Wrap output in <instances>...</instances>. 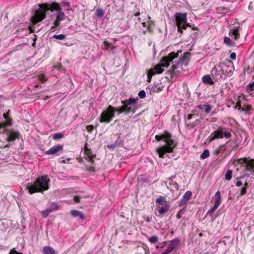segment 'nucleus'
Here are the masks:
<instances>
[{
	"label": "nucleus",
	"mask_w": 254,
	"mask_h": 254,
	"mask_svg": "<svg viewBox=\"0 0 254 254\" xmlns=\"http://www.w3.org/2000/svg\"><path fill=\"white\" fill-rule=\"evenodd\" d=\"M236 185L237 187H240L242 185V182L240 180L239 178H237L236 179Z\"/></svg>",
	"instance_id": "nucleus-51"
},
{
	"label": "nucleus",
	"mask_w": 254,
	"mask_h": 254,
	"mask_svg": "<svg viewBox=\"0 0 254 254\" xmlns=\"http://www.w3.org/2000/svg\"><path fill=\"white\" fill-rule=\"evenodd\" d=\"M191 54L190 52H186L184 53L183 57H180L179 61H177L175 64L172 65L171 69L173 71L176 69L181 68V70L178 71H181L183 70L182 65L184 64L185 66H187Z\"/></svg>",
	"instance_id": "nucleus-7"
},
{
	"label": "nucleus",
	"mask_w": 254,
	"mask_h": 254,
	"mask_svg": "<svg viewBox=\"0 0 254 254\" xmlns=\"http://www.w3.org/2000/svg\"><path fill=\"white\" fill-rule=\"evenodd\" d=\"M168 180L169 181V183L168 188L172 191H174V190H178L179 189L178 183L173 180H172L171 178H168Z\"/></svg>",
	"instance_id": "nucleus-19"
},
{
	"label": "nucleus",
	"mask_w": 254,
	"mask_h": 254,
	"mask_svg": "<svg viewBox=\"0 0 254 254\" xmlns=\"http://www.w3.org/2000/svg\"><path fill=\"white\" fill-rule=\"evenodd\" d=\"M61 4L63 6L67 7L66 9L67 11L72 10V9L70 7V3L69 2L63 1L61 2Z\"/></svg>",
	"instance_id": "nucleus-36"
},
{
	"label": "nucleus",
	"mask_w": 254,
	"mask_h": 254,
	"mask_svg": "<svg viewBox=\"0 0 254 254\" xmlns=\"http://www.w3.org/2000/svg\"><path fill=\"white\" fill-rule=\"evenodd\" d=\"M10 113V111L9 110L6 113H4L2 115L3 118L5 120V121L4 122H0V124L1 125V126H2V128L10 126L12 124V119L9 117Z\"/></svg>",
	"instance_id": "nucleus-12"
},
{
	"label": "nucleus",
	"mask_w": 254,
	"mask_h": 254,
	"mask_svg": "<svg viewBox=\"0 0 254 254\" xmlns=\"http://www.w3.org/2000/svg\"><path fill=\"white\" fill-rule=\"evenodd\" d=\"M103 44L104 46V49L109 51L111 47V44L107 41H104Z\"/></svg>",
	"instance_id": "nucleus-42"
},
{
	"label": "nucleus",
	"mask_w": 254,
	"mask_h": 254,
	"mask_svg": "<svg viewBox=\"0 0 254 254\" xmlns=\"http://www.w3.org/2000/svg\"><path fill=\"white\" fill-rule=\"evenodd\" d=\"M138 95L140 99H143L146 96V93L144 90L139 91Z\"/></svg>",
	"instance_id": "nucleus-43"
},
{
	"label": "nucleus",
	"mask_w": 254,
	"mask_h": 254,
	"mask_svg": "<svg viewBox=\"0 0 254 254\" xmlns=\"http://www.w3.org/2000/svg\"><path fill=\"white\" fill-rule=\"evenodd\" d=\"M64 146L62 144H57L53 146L50 149L46 152V154L48 155H53L57 154L59 151L63 150Z\"/></svg>",
	"instance_id": "nucleus-13"
},
{
	"label": "nucleus",
	"mask_w": 254,
	"mask_h": 254,
	"mask_svg": "<svg viewBox=\"0 0 254 254\" xmlns=\"http://www.w3.org/2000/svg\"><path fill=\"white\" fill-rule=\"evenodd\" d=\"M115 49H116V47L115 46H112L110 48L109 51L111 52L112 54H114L115 53V51H115Z\"/></svg>",
	"instance_id": "nucleus-58"
},
{
	"label": "nucleus",
	"mask_w": 254,
	"mask_h": 254,
	"mask_svg": "<svg viewBox=\"0 0 254 254\" xmlns=\"http://www.w3.org/2000/svg\"><path fill=\"white\" fill-rule=\"evenodd\" d=\"M187 202V201L186 200L184 199L183 198H182V200L179 202V206H184L183 208H185V209H186Z\"/></svg>",
	"instance_id": "nucleus-45"
},
{
	"label": "nucleus",
	"mask_w": 254,
	"mask_h": 254,
	"mask_svg": "<svg viewBox=\"0 0 254 254\" xmlns=\"http://www.w3.org/2000/svg\"><path fill=\"white\" fill-rule=\"evenodd\" d=\"M170 205H165L162 206H157L158 212L161 216H163L164 214L167 213L170 209Z\"/></svg>",
	"instance_id": "nucleus-18"
},
{
	"label": "nucleus",
	"mask_w": 254,
	"mask_h": 254,
	"mask_svg": "<svg viewBox=\"0 0 254 254\" xmlns=\"http://www.w3.org/2000/svg\"><path fill=\"white\" fill-rule=\"evenodd\" d=\"M86 130L88 132H91L94 129V126L93 125H88L86 127Z\"/></svg>",
	"instance_id": "nucleus-49"
},
{
	"label": "nucleus",
	"mask_w": 254,
	"mask_h": 254,
	"mask_svg": "<svg viewBox=\"0 0 254 254\" xmlns=\"http://www.w3.org/2000/svg\"><path fill=\"white\" fill-rule=\"evenodd\" d=\"M185 211V208H183L182 209H181L177 214L176 215V218L178 219L182 218V215L184 213Z\"/></svg>",
	"instance_id": "nucleus-39"
},
{
	"label": "nucleus",
	"mask_w": 254,
	"mask_h": 254,
	"mask_svg": "<svg viewBox=\"0 0 254 254\" xmlns=\"http://www.w3.org/2000/svg\"><path fill=\"white\" fill-rule=\"evenodd\" d=\"M219 207V206L214 204V206L210 208L207 212V214L209 215H211Z\"/></svg>",
	"instance_id": "nucleus-37"
},
{
	"label": "nucleus",
	"mask_w": 254,
	"mask_h": 254,
	"mask_svg": "<svg viewBox=\"0 0 254 254\" xmlns=\"http://www.w3.org/2000/svg\"><path fill=\"white\" fill-rule=\"evenodd\" d=\"M217 12L221 13H225L230 12L231 10L229 8L226 6H220L217 8Z\"/></svg>",
	"instance_id": "nucleus-28"
},
{
	"label": "nucleus",
	"mask_w": 254,
	"mask_h": 254,
	"mask_svg": "<svg viewBox=\"0 0 254 254\" xmlns=\"http://www.w3.org/2000/svg\"><path fill=\"white\" fill-rule=\"evenodd\" d=\"M240 163H243L246 175L250 176L254 173V159L244 158L240 159Z\"/></svg>",
	"instance_id": "nucleus-10"
},
{
	"label": "nucleus",
	"mask_w": 254,
	"mask_h": 254,
	"mask_svg": "<svg viewBox=\"0 0 254 254\" xmlns=\"http://www.w3.org/2000/svg\"><path fill=\"white\" fill-rule=\"evenodd\" d=\"M96 15L99 17H102L104 15V12L103 10L101 8H98L96 11Z\"/></svg>",
	"instance_id": "nucleus-38"
},
{
	"label": "nucleus",
	"mask_w": 254,
	"mask_h": 254,
	"mask_svg": "<svg viewBox=\"0 0 254 254\" xmlns=\"http://www.w3.org/2000/svg\"><path fill=\"white\" fill-rule=\"evenodd\" d=\"M229 65H226L224 63H220L218 65L214 66L211 71L212 76L214 79L220 80L223 78L222 74L224 71L223 67L228 68Z\"/></svg>",
	"instance_id": "nucleus-8"
},
{
	"label": "nucleus",
	"mask_w": 254,
	"mask_h": 254,
	"mask_svg": "<svg viewBox=\"0 0 254 254\" xmlns=\"http://www.w3.org/2000/svg\"><path fill=\"white\" fill-rule=\"evenodd\" d=\"M180 239L179 238H175L171 241L168 247L172 251L174 250L179 245Z\"/></svg>",
	"instance_id": "nucleus-23"
},
{
	"label": "nucleus",
	"mask_w": 254,
	"mask_h": 254,
	"mask_svg": "<svg viewBox=\"0 0 254 254\" xmlns=\"http://www.w3.org/2000/svg\"><path fill=\"white\" fill-rule=\"evenodd\" d=\"M64 137V134L62 132L56 133L53 135V139L54 140L61 139Z\"/></svg>",
	"instance_id": "nucleus-34"
},
{
	"label": "nucleus",
	"mask_w": 254,
	"mask_h": 254,
	"mask_svg": "<svg viewBox=\"0 0 254 254\" xmlns=\"http://www.w3.org/2000/svg\"><path fill=\"white\" fill-rule=\"evenodd\" d=\"M56 19L55 20V26H59L60 22L65 19V14L62 11V9L58 11L56 14Z\"/></svg>",
	"instance_id": "nucleus-15"
},
{
	"label": "nucleus",
	"mask_w": 254,
	"mask_h": 254,
	"mask_svg": "<svg viewBox=\"0 0 254 254\" xmlns=\"http://www.w3.org/2000/svg\"><path fill=\"white\" fill-rule=\"evenodd\" d=\"M200 123L201 121L199 119H197L191 124V127L192 128H194L196 126L200 124Z\"/></svg>",
	"instance_id": "nucleus-44"
},
{
	"label": "nucleus",
	"mask_w": 254,
	"mask_h": 254,
	"mask_svg": "<svg viewBox=\"0 0 254 254\" xmlns=\"http://www.w3.org/2000/svg\"><path fill=\"white\" fill-rule=\"evenodd\" d=\"M214 199H215L214 204L219 206L221 203V196L220 195V192L219 191H217L215 193V196H214Z\"/></svg>",
	"instance_id": "nucleus-27"
},
{
	"label": "nucleus",
	"mask_w": 254,
	"mask_h": 254,
	"mask_svg": "<svg viewBox=\"0 0 254 254\" xmlns=\"http://www.w3.org/2000/svg\"><path fill=\"white\" fill-rule=\"evenodd\" d=\"M143 219L145 221L147 222H150L151 221L150 218L149 216H144Z\"/></svg>",
	"instance_id": "nucleus-59"
},
{
	"label": "nucleus",
	"mask_w": 254,
	"mask_h": 254,
	"mask_svg": "<svg viewBox=\"0 0 254 254\" xmlns=\"http://www.w3.org/2000/svg\"><path fill=\"white\" fill-rule=\"evenodd\" d=\"M47 8L40 5V7L35 11L33 19L36 22L42 21L46 17V12Z\"/></svg>",
	"instance_id": "nucleus-11"
},
{
	"label": "nucleus",
	"mask_w": 254,
	"mask_h": 254,
	"mask_svg": "<svg viewBox=\"0 0 254 254\" xmlns=\"http://www.w3.org/2000/svg\"><path fill=\"white\" fill-rule=\"evenodd\" d=\"M43 253L44 254H56L54 249L50 246H45L43 248Z\"/></svg>",
	"instance_id": "nucleus-25"
},
{
	"label": "nucleus",
	"mask_w": 254,
	"mask_h": 254,
	"mask_svg": "<svg viewBox=\"0 0 254 254\" xmlns=\"http://www.w3.org/2000/svg\"><path fill=\"white\" fill-rule=\"evenodd\" d=\"M53 211V209L49 208L47 210H44L42 212V216L43 218H46L49 215L50 213H51Z\"/></svg>",
	"instance_id": "nucleus-31"
},
{
	"label": "nucleus",
	"mask_w": 254,
	"mask_h": 254,
	"mask_svg": "<svg viewBox=\"0 0 254 254\" xmlns=\"http://www.w3.org/2000/svg\"><path fill=\"white\" fill-rule=\"evenodd\" d=\"M73 200L76 203H78L80 201V197L78 196H74Z\"/></svg>",
	"instance_id": "nucleus-57"
},
{
	"label": "nucleus",
	"mask_w": 254,
	"mask_h": 254,
	"mask_svg": "<svg viewBox=\"0 0 254 254\" xmlns=\"http://www.w3.org/2000/svg\"><path fill=\"white\" fill-rule=\"evenodd\" d=\"M179 53H181V51H178L177 53L173 52L170 53L168 56L163 57L160 62V63L156 65L152 69V71L157 74L162 73L164 71L162 67H168L170 65V63L174 59L178 57Z\"/></svg>",
	"instance_id": "nucleus-4"
},
{
	"label": "nucleus",
	"mask_w": 254,
	"mask_h": 254,
	"mask_svg": "<svg viewBox=\"0 0 254 254\" xmlns=\"http://www.w3.org/2000/svg\"><path fill=\"white\" fill-rule=\"evenodd\" d=\"M231 136L232 133L230 131L224 127H220L210 134L207 138V140L210 142L216 139L222 138L224 137L226 139H229Z\"/></svg>",
	"instance_id": "nucleus-5"
},
{
	"label": "nucleus",
	"mask_w": 254,
	"mask_h": 254,
	"mask_svg": "<svg viewBox=\"0 0 254 254\" xmlns=\"http://www.w3.org/2000/svg\"><path fill=\"white\" fill-rule=\"evenodd\" d=\"M247 90L248 92H250L254 90V86L252 85L251 84H249L247 86Z\"/></svg>",
	"instance_id": "nucleus-48"
},
{
	"label": "nucleus",
	"mask_w": 254,
	"mask_h": 254,
	"mask_svg": "<svg viewBox=\"0 0 254 254\" xmlns=\"http://www.w3.org/2000/svg\"><path fill=\"white\" fill-rule=\"evenodd\" d=\"M86 170H88L90 172H95V169H94V167H92V166H87L86 167Z\"/></svg>",
	"instance_id": "nucleus-53"
},
{
	"label": "nucleus",
	"mask_w": 254,
	"mask_h": 254,
	"mask_svg": "<svg viewBox=\"0 0 254 254\" xmlns=\"http://www.w3.org/2000/svg\"><path fill=\"white\" fill-rule=\"evenodd\" d=\"M50 181L47 175L42 176L37 178L36 181L31 184H28L26 189L30 194L35 192H42L49 189V182Z\"/></svg>",
	"instance_id": "nucleus-2"
},
{
	"label": "nucleus",
	"mask_w": 254,
	"mask_h": 254,
	"mask_svg": "<svg viewBox=\"0 0 254 254\" xmlns=\"http://www.w3.org/2000/svg\"><path fill=\"white\" fill-rule=\"evenodd\" d=\"M158 241V237L156 236H152L149 238V241L151 244H154Z\"/></svg>",
	"instance_id": "nucleus-41"
},
{
	"label": "nucleus",
	"mask_w": 254,
	"mask_h": 254,
	"mask_svg": "<svg viewBox=\"0 0 254 254\" xmlns=\"http://www.w3.org/2000/svg\"><path fill=\"white\" fill-rule=\"evenodd\" d=\"M172 251V250L171 249H170V248L168 246V248L165 250V251L163 252L162 253H161V254H168L170 253H171Z\"/></svg>",
	"instance_id": "nucleus-52"
},
{
	"label": "nucleus",
	"mask_w": 254,
	"mask_h": 254,
	"mask_svg": "<svg viewBox=\"0 0 254 254\" xmlns=\"http://www.w3.org/2000/svg\"><path fill=\"white\" fill-rule=\"evenodd\" d=\"M115 110L111 105L108 106L107 108L103 111L99 117V122L101 123H109L111 122L113 118L115 117Z\"/></svg>",
	"instance_id": "nucleus-6"
},
{
	"label": "nucleus",
	"mask_w": 254,
	"mask_h": 254,
	"mask_svg": "<svg viewBox=\"0 0 254 254\" xmlns=\"http://www.w3.org/2000/svg\"><path fill=\"white\" fill-rule=\"evenodd\" d=\"M176 24L178 28L182 27L186 29L187 26L190 27V24L187 23V15L186 13L177 12L175 14Z\"/></svg>",
	"instance_id": "nucleus-9"
},
{
	"label": "nucleus",
	"mask_w": 254,
	"mask_h": 254,
	"mask_svg": "<svg viewBox=\"0 0 254 254\" xmlns=\"http://www.w3.org/2000/svg\"><path fill=\"white\" fill-rule=\"evenodd\" d=\"M193 116H194V114H189L188 116V120H190L191 119Z\"/></svg>",
	"instance_id": "nucleus-61"
},
{
	"label": "nucleus",
	"mask_w": 254,
	"mask_h": 254,
	"mask_svg": "<svg viewBox=\"0 0 254 254\" xmlns=\"http://www.w3.org/2000/svg\"><path fill=\"white\" fill-rule=\"evenodd\" d=\"M226 148L224 147L223 145H220L218 148H217L214 152V154L215 155H218L219 154L222 153L224 152L225 151Z\"/></svg>",
	"instance_id": "nucleus-29"
},
{
	"label": "nucleus",
	"mask_w": 254,
	"mask_h": 254,
	"mask_svg": "<svg viewBox=\"0 0 254 254\" xmlns=\"http://www.w3.org/2000/svg\"><path fill=\"white\" fill-rule=\"evenodd\" d=\"M122 143V141L120 139V138H119L113 144L108 145V148L111 149H114L120 147Z\"/></svg>",
	"instance_id": "nucleus-24"
},
{
	"label": "nucleus",
	"mask_w": 254,
	"mask_h": 254,
	"mask_svg": "<svg viewBox=\"0 0 254 254\" xmlns=\"http://www.w3.org/2000/svg\"><path fill=\"white\" fill-rule=\"evenodd\" d=\"M70 214L74 217H78L80 219L83 220L84 219V214L80 211L76 210H72L70 211Z\"/></svg>",
	"instance_id": "nucleus-21"
},
{
	"label": "nucleus",
	"mask_w": 254,
	"mask_h": 254,
	"mask_svg": "<svg viewBox=\"0 0 254 254\" xmlns=\"http://www.w3.org/2000/svg\"><path fill=\"white\" fill-rule=\"evenodd\" d=\"M205 105H199L197 106L198 108L200 110H203L204 109Z\"/></svg>",
	"instance_id": "nucleus-60"
},
{
	"label": "nucleus",
	"mask_w": 254,
	"mask_h": 254,
	"mask_svg": "<svg viewBox=\"0 0 254 254\" xmlns=\"http://www.w3.org/2000/svg\"><path fill=\"white\" fill-rule=\"evenodd\" d=\"M155 202L156 204H158L159 205H169V204L167 202L166 198L165 196H159L156 199Z\"/></svg>",
	"instance_id": "nucleus-20"
},
{
	"label": "nucleus",
	"mask_w": 254,
	"mask_h": 254,
	"mask_svg": "<svg viewBox=\"0 0 254 254\" xmlns=\"http://www.w3.org/2000/svg\"><path fill=\"white\" fill-rule=\"evenodd\" d=\"M48 10H50L52 11H56L57 12L60 10L62 8L60 7V5L56 2H54L51 3L50 5V7L49 8H47Z\"/></svg>",
	"instance_id": "nucleus-26"
},
{
	"label": "nucleus",
	"mask_w": 254,
	"mask_h": 254,
	"mask_svg": "<svg viewBox=\"0 0 254 254\" xmlns=\"http://www.w3.org/2000/svg\"><path fill=\"white\" fill-rule=\"evenodd\" d=\"M231 60H235L236 59V54L235 53L233 52L231 53L229 56Z\"/></svg>",
	"instance_id": "nucleus-55"
},
{
	"label": "nucleus",
	"mask_w": 254,
	"mask_h": 254,
	"mask_svg": "<svg viewBox=\"0 0 254 254\" xmlns=\"http://www.w3.org/2000/svg\"><path fill=\"white\" fill-rule=\"evenodd\" d=\"M9 254H22L21 253H19L17 252L15 248H13L12 250H11Z\"/></svg>",
	"instance_id": "nucleus-54"
},
{
	"label": "nucleus",
	"mask_w": 254,
	"mask_h": 254,
	"mask_svg": "<svg viewBox=\"0 0 254 254\" xmlns=\"http://www.w3.org/2000/svg\"><path fill=\"white\" fill-rule=\"evenodd\" d=\"M210 154L209 151L208 149H205L203 151L202 153L200 155V158L202 159H205L209 157Z\"/></svg>",
	"instance_id": "nucleus-32"
},
{
	"label": "nucleus",
	"mask_w": 254,
	"mask_h": 254,
	"mask_svg": "<svg viewBox=\"0 0 254 254\" xmlns=\"http://www.w3.org/2000/svg\"><path fill=\"white\" fill-rule=\"evenodd\" d=\"M233 171L231 170H228L225 175V179L229 181L232 179Z\"/></svg>",
	"instance_id": "nucleus-33"
},
{
	"label": "nucleus",
	"mask_w": 254,
	"mask_h": 254,
	"mask_svg": "<svg viewBox=\"0 0 254 254\" xmlns=\"http://www.w3.org/2000/svg\"><path fill=\"white\" fill-rule=\"evenodd\" d=\"M227 63L229 64V65H231V67H229L228 68L223 67L224 71L223 74L226 75L228 77H231L233 73V71L234 70V65L233 64V62L231 60H228Z\"/></svg>",
	"instance_id": "nucleus-14"
},
{
	"label": "nucleus",
	"mask_w": 254,
	"mask_h": 254,
	"mask_svg": "<svg viewBox=\"0 0 254 254\" xmlns=\"http://www.w3.org/2000/svg\"><path fill=\"white\" fill-rule=\"evenodd\" d=\"M224 42L226 44L229 46H232L234 44V42L230 38L227 37H224Z\"/></svg>",
	"instance_id": "nucleus-35"
},
{
	"label": "nucleus",
	"mask_w": 254,
	"mask_h": 254,
	"mask_svg": "<svg viewBox=\"0 0 254 254\" xmlns=\"http://www.w3.org/2000/svg\"><path fill=\"white\" fill-rule=\"evenodd\" d=\"M247 193V188H243L240 191V195H243L246 194Z\"/></svg>",
	"instance_id": "nucleus-50"
},
{
	"label": "nucleus",
	"mask_w": 254,
	"mask_h": 254,
	"mask_svg": "<svg viewBox=\"0 0 254 254\" xmlns=\"http://www.w3.org/2000/svg\"><path fill=\"white\" fill-rule=\"evenodd\" d=\"M182 29H183L182 27L178 28V31L180 33H183Z\"/></svg>",
	"instance_id": "nucleus-64"
},
{
	"label": "nucleus",
	"mask_w": 254,
	"mask_h": 254,
	"mask_svg": "<svg viewBox=\"0 0 254 254\" xmlns=\"http://www.w3.org/2000/svg\"><path fill=\"white\" fill-rule=\"evenodd\" d=\"M137 100L134 98L130 97L128 100L122 101L121 103L123 106H121L119 109H117L113 107V109L115 110V112H118V114L120 115L125 113L126 114L131 113L133 114L135 113L137 109Z\"/></svg>",
	"instance_id": "nucleus-3"
},
{
	"label": "nucleus",
	"mask_w": 254,
	"mask_h": 254,
	"mask_svg": "<svg viewBox=\"0 0 254 254\" xmlns=\"http://www.w3.org/2000/svg\"><path fill=\"white\" fill-rule=\"evenodd\" d=\"M249 183H247V182H246L245 184H244V188H249Z\"/></svg>",
	"instance_id": "nucleus-62"
},
{
	"label": "nucleus",
	"mask_w": 254,
	"mask_h": 254,
	"mask_svg": "<svg viewBox=\"0 0 254 254\" xmlns=\"http://www.w3.org/2000/svg\"><path fill=\"white\" fill-rule=\"evenodd\" d=\"M191 195H192L191 191H190V190H188L185 193V194H184V195L183 196V198L188 201L190 198Z\"/></svg>",
	"instance_id": "nucleus-30"
},
{
	"label": "nucleus",
	"mask_w": 254,
	"mask_h": 254,
	"mask_svg": "<svg viewBox=\"0 0 254 254\" xmlns=\"http://www.w3.org/2000/svg\"><path fill=\"white\" fill-rule=\"evenodd\" d=\"M171 134L166 132L161 135H156L155 139L157 141L163 140L165 144L156 149L159 157L164 158L165 153H172L174 151V148L176 146L174 141L171 138Z\"/></svg>",
	"instance_id": "nucleus-1"
},
{
	"label": "nucleus",
	"mask_w": 254,
	"mask_h": 254,
	"mask_svg": "<svg viewBox=\"0 0 254 254\" xmlns=\"http://www.w3.org/2000/svg\"><path fill=\"white\" fill-rule=\"evenodd\" d=\"M238 108V110H239L240 112H244L245 111L244 108L241 107L240 101L237 102L236 108Z\"/></svg>",
	"instance_id": "nucleus-47"
},
{
	"label": "nucleus",
	"mask_w": 254,
	"mask_h": 254,
	"mask_svg": "<svg viewBox=\"0 0 254 254\" xmlns=\"http://www.w3.org/2000/svg\"><path fill=\"white\" fill-rule=\"evenodd\" d=\"M19 136V132L18 131L11 130L7 137V141L8 142H13L16 138H18Z\"/></svg>",
	"instance_id": "nucleus-17"
},
{
	"label": "nucleus",
	"mask_w": 254,
	"mask_h": 254,
	"mask_svg": "<svg viewBox=\"0 0 254 254\" xmlns=\"http://www.w3.org/2000/svg\"><path fill=\"white\" fill-rule=\"evenodd\" d=\"M204 112L206 114H208L210 113L212 109L211 106L210 105H205V108H204Z\"/></svg>",
	"instance_id": "nucleus-46"
},
{
	"label": "nucleus",
	"mask_w": 254,
	"mask_h": 254,
	"mask_svg": "<svg viewBox=\"0 0 254 254\" xmlns=\"http://www.w3.org/2000/svg\"><path fill=\"white\" fill-rule=\"evenodd\" d=\"M229 34L234 36L235 40H238L240 37L239 26H234L230 30Z\"/></svg>",
	"instance_id": "nucleus-16"
},
{
	"label": "nucleus",
	"mask_w": 254,
	"mask_h": 254,
	"mask_svg": "<svg viewBox=\"0 0 254 254\" xmlns=\"http://www.w3.org/2000/svg\"><path fill=\"white\" fill-rule=\"evenodd\" d=\"M59 26H55V21L53 22V25L51 27L50 30L52 32H54L56 30V28L58 27Z\"/></svg>",
	"instance_id": "nucleus-56"
},
{
	"label": "nucleus",
	"mask_w": 254,
	"mask_h": 254,
	"mask_svg": "<svg viewBox=\"0 0 254 254\" xmlns=\"http://www.w3.org/2000/svg\"><path fill=\"white\" fill-rule=\"evenodd\" d=\"M202 80L206 84L212 85L214 84V81L208 74L204 75L202 78Z\"/></svg>",
	"instance_id": "nucleus-22"
},
{
	"label": "nucleus",
	"mask_w": 254,
	"mask_h": 254,
	"mask_svg": "<svg viewBox=\"0 0 254 254\" xmlns=\"http://www.w3.org/2000/svg\"><path fill=\"white\" fill-rule=\"evenodd\" d=\"M89 161L91 162V163H93L94 161L93 157L90 156V157H89Z\"/></svg>",
	"instance_id": "nucleus-63"
},
{
	"label": "nucleus",
	"mask_w": 254,
	"mask_h": 254,
	"mask_svg": "<svg viewBox=\"0 0 254 254\" xmlns=\"http://www.w3.org/2000/svg\"><path fill=\"white\" fill-rule=\"evenodd\" d=\"M53 38L56 39L64 40L65 38V36L64 34H61L59 35H54L53 36Z\"/></svg>",
	"instance_id": "nucleus-40"
}]
</instances>
